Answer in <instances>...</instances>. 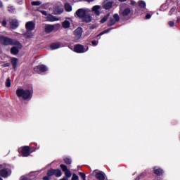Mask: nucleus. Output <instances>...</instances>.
<instances>
[{
    "mask_svg": "<svg viewBox=\"0 0 180 180\" xmlns=\"http://www.w3.org/2000/svg\"><path fill=\"white\" fill-rule=\"evenodd\" d=\"M20 49H22V48H19V46L18 45H14V46L12 47L11 49V54L16 56V54H18V53H19V50Z\"/></svg>",
    "mask_w": 180,
    "mask_h": 180,
    "instance_id": "nucleus-16",
    "label": "nucleus"
},
{
    "mask_svg": "<svg viewBox=\"0 0 180 180\" xmlns=\"http://www.w3.org/2000/svg\"><path fill=\"white\" fill-rule=\"evenodd\" d=\"M151 18V14H146V19H150Z\"/></svg>",
    "mask_w": 180,
    "mask_h": 180,
    "instance_id": "nucleus-42",
    "label": "nucleus"
},
{
    "mask_svg": "<svg viewBox=\"0 0 180 180\" xmlns=\"http://www.w3.org/2000/svg\"><path fill=\"white\" fill-rule=\"evenodd\" d=\"M56 27H60V24H57L56 25H46L44 27L46 33H51Z\"/></svg>",
    "mask_w": 180,
    "mask_h": 180,
    "instance_id": "nucleus-8",
    "label": "nucleus"
},
{
    "mask_svg": "<svg viewBox=\"0 0 180 180\" xmlns=\"http://www.w3.org/2000/svg\"><path fill=\"white\" fill-rule=\"evenodd\" d=\"M96 172V178L98 180H105V173L103 172H98V170L94 171Z\"/></svg>",
    "mask_w": 180,
    "mask_h": 180,
    "instance_id": "nucleus-14",
    "label": "nucleus"
},
{
    "mask_svg": "<svg viewBox=\"0 0 180 180\" xmlns=\"http://www.w3.org/2000/svg\"><path fill=\"white\" fill-rule=\"evenodd\" d=\"M65 9L66 12H71L72 11V7L71 5H70V4L67 3L65 4Z\"/></svg>",
    "mask_w": 180,
    "mask_h": 180,
    "instance_id": "nucleus-27",
    "label": "nucleus"
},
{
    "mask_svg": "<svg viewBox=\"0 0 180 180\" xmlns=\"http://www.w3.org/2000/svg\"><path fill=\"white\" fill-rule=\"evenodd\" d=\"M33 93L29 89H18L16 90V95L18 98H22V99H31L32 94Z\"/></svg>",
    "mask_w": 180,
    "mask_h": 180,
    "instance_id": "nucleus-2",
    "label": "nucleus"
},
{
    "mask_svg": "<svg viewBox=\"0 0 180 180\" xmlns=\"http://www.w3.org/2000/svg\"><path fill=\"white\" fill-rule=\"evenodd\" d=\"M54 175H56V176H61V170L55 169Z\"/></svg>",
    "mask_w": 180,
    "mask_h": 180,
    "instance_id": "nucleus-31",
    "label": "nucleus"
},
{
    "mask_svg": "<svg viewBox=\"0 0 180 180\" xmlns=\"http://www.w3.org/2000/svg\"><path fill=\"white\" fill-rule=\"evenodd\" d=\"M87 2H92L94 0H86Z\"/></svg>",
    "mask_w": 180,
    "mask_h": 180,
    "instance_id": "nucleus-48",
    "label": "nucleus"
},
{
    "mask_svg": "<svg viewBox=\"0 0 180 180\" xmlns=\"http://www.w3.org/2000/svg\"><path fill=\"white\" fill-rule=\"evenodd\" d=\"M10 26L11 29H16L19 27V22H18V20H11L10 21Z\"/></svg>",
    "mask_w": 180,
    "mask_h": 180,
    "instance_id": "nucleus-15",
    "label": "nucleus"
},
{
    "mask_svg": "<svg viewBox=\"0 0 180 180\" xmlns=\"http://www.w3.org/2000/svg\"><path fill=\"white\" fill-rule=\"evenodd\" d=\"M0 180H4V179H2V178L0 177Z\"/></svg>",
    "mask_w": 180,
    "mask_h": 180,
    "instance_id": "nucleus-54",
    "label": "nucleus"
},
{
    "mask_svg": "<svg viewBox=\"0 0 180 180\" xmlns=\"http://www.w3.org/2000/svg\"><path fill=\"white\" fill-rule=\"evenodd\" d=\"M60 45L59 43H54L51 44V49L52 50H57V49H60Z\"/></svg>",
    "mask_w": 180,
    "mask_h": 180,
    "instance_id": "nucleus-25",
    "label": "nucleus"
},
{
    "mask_svg": "<svg viewBox=\"0 0 180 180\" xmlns=\"http://www.w3.org/2000/svg\"><path fill=\"white\" fill-rule=\"evenodd\" d=\"M120 2H124L126 0H119Z\"/></svg>",
    "mask_w": 180,
    "mask_h": 180,
    "instance_id": "nucleus-50",
    "label": "nucleus"
},
{
    "mask_svg": "<svg viewBox=\"0 0 180 180\" xmlns=\"http://www.w3.org/2000/svg\"><path fill=\"white\" fill-rule=\"evenodd\" d=\"M64 12V8L63 7L57 6L54 8L55 15H60Z\"/></svg>",
    "mask_w": 180,
    "mask_h": 180,
    "instance_id": "nucleus-19",
    "label": "nucleus"
},
{
    "mask_svg": "<svg viewBox=\"0 0 180 180\" xmlns=\"http://www.w3.org/2000/svg\"><path fill=\"white\" fill-rule=\"evenodd\" d=\"M109 14H107L106 15H105L101 20V23H105V22H106V20H108V19H109Z\"/></svg>",
    "mask_w": 180,
    "mask_h": 180,
    "instance_id": "nucleus-29",
    "label": "nucleus"
},
{
    "mask_svg": "<svg viewBox=\"0 0 180 180\" xmlns=\"http://www.w3.org/2000/svg\"><path fill=\"white\" fill-rule=\"evenodd\" d=\"M92 11L94 12V13H96V15L98 16V15H101V6H94L92 8Z\"/></svg>",
    "mask_w": 180,
    "mask_h": 180,
    "instance_id": "nucleus-18",
    "label": "nucleus"
},
{
    "mask_svg": "<svg viewBox=\"0 0 180 180\" xmlns=\"http://www.w3.org/2000/svg\"><path fill=\"white\" fill-rule=\"evenodd\" d=\"M46 20L48 22H57V20H58V19L57 18L54 17L53 15L48 14L46 16Z\"/></svg>",
    "mask_w": 180,
    "mask_h": 180,
    "instance_id": "nucleus-20",
    "label": "nucleus"
},
{
    "mask_svg": "<svg viewBox=\"0 0 180 180\" xmlns=\"http://www.w3.org/2000/svg\"><path fill=\"white\" fill-rule=\"evenodd\" d=\"M172 12H175V8H172L171 11H170V13H172Z\"/></svg>",
    "mask_w": 180,
    "mask_h": 180,
    "instance_id": "nucleus-47",
    "label": "nucleus"
},
{
    "mask_svg": "<svg viewBox=\"0 0 180 180\" xmlns=\"http://www.w3.org/2000/svg\"><path fill=\"white\" fill-rule=\"evenodd\" d=\"M140 8H141L142 9H144L146 8V1H143V0H140L139 2H138Z\"/></svg>",
    "mask_w": 180,
    "mask_h": 180,
    "instance_id": "nucleus-28",
    "label": "nucleus"
},
{
    "mask_svg": "<svg viewBox=\"0 0 180 180\" xmlns=\"http://www.w3.org/2000/svg\"><path fill=\"white\" fill-rule=\"evenodd\" d=\"M32 5H33V6H39L41 5V3L40 1H32Z\"/></svg>",
    "mask_w": 180,
    "mask_h": 180,
    "instance_id": "nucleus-32",
    "label": "nucleus"
},
{
    "mask_svg": "<svg viewBox=\"0 0 180 180\" xmlns=\"http://www.w3.org/2000/svg\"><path fill=\"white\" fill-rule=\"evenodd\" d=\"M169 25L170 26V27H173V26H175V22L174 21H169Z\"/></svg>",
    "mask_w": 180,
    "mask_h": 180,
    "instance_id": "nucleus-37",
    "label": "nucleus"
},
{
    "mask_svg": "<svg viewBox=\"0 0 180 180\" xmlns=\"http://www.w3.org/2000/svg\"><path fill=\"white\" fill-rule=\"evenodd\" d=\"M64 161H65V164H67L68 165H70V164H71V162H72L71 159L68 158H65Z\"/></svg>",
    "mask_w": 180,
    "mask_h": 180,
    "instance_id": "nucleus-34",
    "label": "nucleus"
},
{
    "mask_svg": "<svg viewBox=\"0 0 180 180\" xmlns=\"http://www.w3.org/2000/svg\"><path fill=\"white\" fill-rule=\"evenodd\" d=\"M9 65H11V63H6L2 65V67L5 68V67H9Z\"/></svg>",
    "mask_w": 180,
    "mask_h": 180,
    "instance_id": "nucleus-41",
    "label": "nucleus"
},
{
    "mask_svg": "<svg viewBox=\"0 0 180 180\" xmlns=\"http://www.w3.org/2000/svg\"><path fill=\"white\" fill-rule=\"evenodd\" d=\"M0 8H2V2L0 1Z\"/></svg>",
    "mask_w": 180,
    "mask_h": 180,
    "instance_id": "nucleus-49",
    "label": "nucleus"
},
{
    "mask_svg": "<svg viewBox=\"0 0 180 180\" xmlns=\"http://www.w3.org/2000/svg\"><path fill=\"white\" fill-rule=\"evenodd\" d=\"M112 5H113V2L107 0L103 3V8L104 9H110Z\"/></svg>",
    "mask_w": 180,
    "mask_h": 180,
    "instance_id": "nucleus-17",
    "label": "nucleus"
},
{
    "mask_svg": "<svg viewBox=\"0 0 180 180\" xmlns=\"http://www.w3.org/2000/svg\"><path fill=\"white\" fill-rule=\"evenodd\" d=\"M83 30L82 27H78L74 31L75 40H79L82 37Z\"/></svg>",
    "mask_w": 180,
    "mask_h": 180,
    "instance_id": "nucleus-6",
    "label": "nucleus"
},
{
    "mask_svg": "<svg viewBox=\"0 0 180 180\" xmlns=\"http://www.w3.org/2000/svg\"><path fill=\"white\" fill-rule=\"evenodd\" d=\"M134 4H136V2H132V5H134Z\"/></svg>",
    "mask_w": 180,
    "mask_h": 180,
    "instance_id": "nucleus-52",
    "label": "nucleus"
},
{
    "mask_svg": "<svg viewBox=\"0 0 180 180\" xmlns=\"http://www.w3.org/2000/svg\"><path fill=\"white\" fill-rule=\"evenodd\" d=\"M131 11L130 10L129 8H127L125 9H124L122 11H120V13L121 14L123 15V16H129V15H130V12Z\"/></svg>",
    "mask_w": 180,
    "mask_h": 180,
    "instance_id": "nucleus-23",
    "label": "nucleus"
},
{
    "mask_svg": "<svg viewBox=\"0 0 180 180\" xmlns=\"http://www.w3.org/2000/svg\"><path fill=\"white\" fill-rule=\"evenodd\" d=\"M79 174L80 175V176H82V179L86 178V176L85 175V174L82 172H79Z\"/></svg>",
    "mask_w": 180,
    "mask_h": 180,
    "instance_id": "nucleus-38",
    "label": "nucleus"
},
{
    "mask_svg": "<svg viewBox=\"0 0 180 180\" xmlns=\"http://www.w3.org/2000/svg\"><path fill=\"white\" fill-rule=\"evenodd\" d=\"M20 154H22V157H29L30 155V148L29 146H23L18 149Z\"/></svg>",
    "mask_w": 180,
    "mask_h": 180,
    "instance_id": "nucleus-5",
    "label": "nucleus"
},
{
    "mask_svg": "<svg viewBox=\"0 0 180 180\" xmlns=\"http://www.w3.org/2000/svg\"><path fill=\"white\" fill-rule=\"evenodd\" d=\"M6 20H3V22H2V26H6Z\"/></svg>",
    "mask_w": 180,
    "mask_h": 180,
    "instance_id": "nucleus-44",
    "label": "nucleus"
},
{
    "mask_svg": "<svg viewBox=\"0 0 180 180\" xmlns=\"http://www.w3.org/2000/svg\"><path fill=\"white\" fill-rule=\"evenodd\" d=\"M109 32H110V29L103 31L101 33L99 34V36H102V34H105V33H109Z\"/></svg>",
    "mask_w": 180,
    "mask_h": 180,
    "instance_id": "nucleus-35",
    "label": "nucleus"
},
{
    "mask_svg": "<svg viewBox=\"0 0 180 180\" xmlns=\"http://www.w3.org/2000/svg\"><path fill=\"white\" fill-rule=\"evenodd\" d=\"M43 179H44V180H49V179H50V178H49V176H44V177L43 178Z\"/></svg>",
    "mask_w": 180,
    "mask_h": 180,
    "instance_id": "nucleus-46",
    "label": "nucleus"
},
{
    "mask_svg": "<svg viewBox=\"0 0 180 180\" xmlns=\"http://www.w3.org/2000/svg\"><path fill=\"white\" fill-rule=\"evenodd\" d=\"M78 179H79L78 176H77L75 174H73L72 180H78Z\"/></svg>",
    "mask_w": 180,
    "mask_h": 180,
    "instance_id": "nucleus-36",
    "label": "nucleus"
},
{
    "mask_svg": "<svg viewBox=\"0 0 180 180\" xmlns=\"http://www.w3.org/2000/svg\"><path fill=\"white\" fill-rule=\"evenodd\" d=\"M89 12H91L89 8H79L76 11V15L78 18L82 19Z\"/></svg>",
    "mask_w": 180,
    "mask_h": 180,
    "instance_id": "nucleus-4",
    "label": "nucleus"
},
{
    "mask_svg": "<svg viewBox=\"0 0 180 180\" xmlns=\"http://www.w3.org/2000/svg\"><path fill=\"white\" fill-rule=\"evenodd\" d=\"M164 171L162 169H157V167H154V174L156 175H162Z\"/></svg>",
    "mask_w": 180,
    "mask_h": 180,
    "instance_id": "nucleus-24",
    "label": "nucleus"
},
{
    "mask_svg": "<svg viewBox=\"0 0 180 180\" xmlns=\"http://www.w3.org/2000/svg\"><path fill=\"white\" fill-rule=\"evenodd\" d=\"M41 13H42V15H44V16H46V17L49 15V14H47V11H41Z\"/></svg>",
    "mask_w": 180,
    "mask_h": 180,
    "instance_id": "nucleus-40",
    "label": "nucleus"
},
{
    "mask_svg": "<svg viewBox=\"0 0 180 180\" xmlns=\"http://www.w3.org/2000/svg\"><path fill=\"white\" fill-rule=\"evenodd\" d=\"M83 22H86V23H89L92 21V17L89 15H85L82 18Z\"/></svg>",
    "mask_w": 180,
    "mask_h": 180,
    "instance_id": "nucleus-22",
    "label": "nucleus"
},
{
    "mask_svg": "<svg viewBox=\"0 0 180 180\" xmlns=\"http://www.w3.org/2000/svg\"><path fill=\"white\" fill-rule=\"evenodd\" d=\"M120 20V18L119 17V14H115L113 15V18H110L108 22V26H113L116 23V22H119Z\"/></svg>",
    "mask_w": 180,
    "mask_h": 180,
    "instance_id": "nucleus-7",
    "label": "nucleus"
},
{
    "mask_svg": "<svg viewBox=\"0 0 180 180\" xmlns=\"http://www.w3.org/2000/svg\"><path fill=\"white\" fill-rule=\"evenodd\" d=\"M24 36L25 37H26V39H32V37H33V32L30 31H27V32L25 33Z\"/></svg>",
    "mask_w": 180,
    "mask_h": 180,
    "instance_id": "nucleus-26",
    "label": "nucleus"
},
{
    "mask_svg": "<svg viewBox=\"0 0 180 180\" xmlns=\"http://www.w3.org/2000/svg\"><path fill=\"white\" fill-rule=\"evenodd\" d=\"M6 86L7 88H11V78H7L6 80Z\"/></svg>",
    "mask_w": 180,
    "mask_h": 180,
    "instance_id": "nucleus-30",
    "label": "nucleus"
},
{
    "mask_svg": "<svg viewBox=\"0 0 180 180\" xmlns=\"http://www.w3.org/2000/svg\"><path fill=\"white\" fill-rule=\"evenodd\" d=\"M83 180H86V178H84V179H83Z\"/></svg>",
    "mask_w": 180,
    "mask_h": 180,
    "instance_id": "nucleus-53",
    "label": "nucleus"
},
{
    "mask_svg": "<svg viewBox=\"0 0 180 180\" xmlns=\"http://www.w3.org/2000/svg\"><path fill=\"white\" fill-rule=\"evenodd\" d=\"M178 22L179 23H180V18H178Z\"/></svg>",
    "mask_w": 180,
    "mask_h": 180,
    "instance_id": "nucleus-51",
    "label": "nucleus"
},
{
    "mask_svg": "<svg viewBox=\"0 0 180 180\" xmlns=\"http://www.w3.org/2000/svg\"><path fill=\"white\" fill-rule=\"evenodd\" d=\"M36 27V24L33 21H29L25 24V28L28 32H32Z\"/></svg>",
    "mask_w": 180,
    "mask_h": 180,
    "instance_id": "nucleus-9",
    "label": "nucleus"
},
{
    "mask_svg": "<svg viewBox=\"0 0 180 180\" xmlns=\"http://www.w3.org/2000/svg\"><path fill=\"white\" fill-rule=\"evenodd\" d=\"M0 43L4 46H18L19 49H22V45L19 41L8 38V37L0 35Z\"/></svg>",
    "mask_w": 180,
    "mask_h": 180,
    "instance_id": "nucleus-1",
    "label": "nucleus"
},
{
    "mask_svg": "<svg viewBox=\"0 0 180 180\" xmlns=\"http://www.w3.org/2000/svg\"><path fill=\"white\" fill-rule=\"evenodd\" d=\"M89 50V48L86 46H84L82 44H77L74 47V51L75 53H86Z\"/></svg>",
    "mask_w": 180,
    "mask_h": 180,
    "instance_id": "nucleus-3",
    "label": "nucleus"
},
{
    "mask_svg": "<svg viewBox=\"0 0 180 180\" xmlns=\"http://www.w3.org/2000/svg\"><path fill=\"white\" fill-rule=\"evenodd\" d=\"M71 22H72V20L71 18H68L65 21L62 22V27L63 29H70L71 27Z\"/></svg>",
    "mask_w": 180,
    "mask_h": 180,
    "instance_id": "nucleus-10",
    "label": "nucleus"
},
{
    "mask_svg": "<svg viewBox=\"0 0 180 180\" xmlns=\"http://www.w3.org/2000/svg\"><path fill=\"white\" fill-rule=\"evenodd\" d=\"M8 11H9L10 12H13V6L8 7Z\"/></svg>",
    "mask_w": 180,
    "mask_h": 180,
    "instance_id": "nucleus-43",
    "label": "nucleus"
},
{
    "mask_svg": "<svg viewBox=\"0 0 180 180\" xmlns=\"http://www.w3.org/2000/svg\"><path fill=\"white\" fill-rule=\"evenodd\" d=\"M55 169H51L48 172V176H53L54 175Z\"/></svg>",
    "mask_w": 180,
    "mask_h": 180,
    "instance_id": "nucleus-33",
    "label": "nucleus"
},
{
    "mask_svg": "<svg viewBox=\"0 0 180 180\" xmlns=\"http://www.w3.org/2000/svg\"><path fill=\"white\" fill-rule=\"evenodd\" d=\"M98 41H91V44L93 45V46H98Z\"/></svg>",
    "mask_w": 180,
    "mask_h": 180,
    "instance_id": "nucleus-39",
    "label": "nucleus"
},
{
    "mask_svg": "<svg viewBox=\"0 0 180 180\" xmlns=\"http://www.w3.org/2000/svg\"><path fill=\"white\" fill-rule=\"evenodd\" d=\"M60 168L62 171L65 172V176H67V178H71V175H72L71 172L68 170V169L67 168V166L64 165H60Z\"/></svg>",
    "mask_w": 180,
    "mask_h": 180,
    "instance_id": "nucleus-12",
    "label": "nucleus"
},
{
    "mask_svg": "<svg viewBox=\"0 0 180 180\" xmlns=\"http://www.w3.org/2000/svg\"><path fill=\"white\" fill-rule=\"evenodd\" d=\"M20 180H27V178H26L25 176H22L20 177Z\"/></svg>",
    "mask_w": 180,
    "mask_h": 180,
    "instance_id": "nucleus-45",
    "label": "nucleus"
},
{
    "mask_svg": "<svg viewBox=\"0 0 180 180\" xmlns=\"http://www.w3.org/2000/svg\"><path fill=\"white\" fill-rule=\"evenodd\" d=\"M47 70V67L44 65H38L34 68V71H37V72H46Z\"/></svg>",
    "mask_w": 180,
    "mask_h": 180,
    "instance_id": "nucleus-13",
    "label": "nucleus"
},
{
    "mask_svg": "<svg viewBox=\"0 0 180 180\" xmlns=\"http://www.w3.org/2000/svg\"><path fill=\"white\" fill-rule=\"evenodd\" d=\"M11 64L13 65V68L14 70H16V68L18 67V60L16 58H11Z\"/></svg>",
    "mask_w": 180,
    "mask_h": 180,
    "instance_id": "nucleus-21",
    "label": "nucleus"
},
{
    "mask_svg": "<svg viewBox=\"0 0 180 180\" xmlns=\"http://www.w3.org/2000/svg\"><path fill=\"white\" fill-rule=\"evenodd\" d=\"M1 165H0V168H1Z\"/></svg>",
    "mask_w": 180,
    "mask_h": 180,
    "instance_id": "nucleus-55",
    "label": "nucleus"
},
{
    "mask_svg": "<svg viewBox=\"0 0 180 180\" xmlns=\"http://www.w3.org/2000/svg\"><path fill=\"white\" fill-rule=\"evenodd\" d=\"M11 175V170L9 169H3L0 171V176L3 178H8Z\"/></svg>",
    "mask_w": 180,
    "mask_h": 180,
    "instance_id": "nucleus-11",
    "label": "nucleus"
}]
</instances>
